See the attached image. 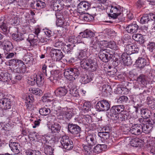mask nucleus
I'll return each mask as SVG.
<instances>
[{
    "label": "nucleus",
    "instance_id": "1",
    "mask_svg": "<svg viewBox=\"0 0 155 155\" xmlns=\"http://www.w3.org/2000/svg\"><path fill=\"white\" fill-rule=\"evenodd\" d=\"M91 46L97 51H105L108 46V42L107 41H100L97 37H93L91 40Z\"/></svg>",
    "mask_w": 155,
    "mask_h": 155
},
{
    "label": "nucleus",
    "instance_id": "2",
    "mask_svg": "<svg viewBox=\"0 0 155 155\" xmlns=\"http://www.w3.org/2000/svg\"><path fill=\"white\" fill-rule=\"evenodd\" d=\"M123 105L113 106L111 107L109 111L108 112V115L112 119L114 120H118L120 121V114L124 110Z\"/></svg>",
    "mask_w": 155,
    "mask_h": 155
},
{
    "label": "nucleus",
    "instance_id": "3",
    "mask_svg": "<svg viewBox=\"0 0 155 155\" xmlns=\"http://www.w3.org/2000/svg\"><path fill=\"white\" fill-rule=\"evenodd\" d=\"M80 72L76 68H71L64 70V75L67 79L73 81L79 75Z\"/></svg>",
    "mask_w": 155,
    "mask_h": 155
},
{
    "label": "nucleus",
    "instance_id": "4",
    "mask_svg": "<svg viewBox=\"0 0 155 155\" xmlns=\"http://www.w3.org/2000/svg\"><path fill=\"white\" fill-rule=\"evenodd\" d=\"M80 64L82 68L89 69L92 71H95L97 67L96 62L90 59H81Z\"/></svg>",
    "mask_w": 155,
    "mask_h": 155
},
{
    "label": "nucleus",
    "instance_id": "5",
    "mask_svg": "<svg viewBox=\"0 0 155 155\" xmlns=\"http://www.w3.org/2000/svg\"><path fill=\"white\" fill-rule=\"evenodd\" d=\"M110 16L114 19L116 18L120 15L122 12L121 7L117 4H113L110 9Z\"/></svg>",
    "mask_w": 155,
    "mask_h": 155
},
{
    "label": "nucleus",
    "instance_id": "6",
    "mask_svg": "<svg viewBox=\"0 0 155 155\" xmlns=\"http://www.w3.org/2000/svg\"><path fill=\"white\" fill-rule=\"evenodd\" d=\"M110 104L106 100L99 101L96 105L95 108L97 110L99 111H107L110 108Z\"/></svg>",
    "mask_w": 155,
    "mask_h": 155
},
{
    "label": "nucleus",
    "instance_id": "7",
    "mask_svg": "<svg viewBox=\"0 0 155 155\" xmlns=\"http://www.w3.org/2000/svg\"><path fill=\"white\" fill-rule=\"evenodd\" d=\"M60 142L62 146V147L66 150H70L73 147V142L68 136H63L60 140Z\"/></svg>",
    "mask_w": 155,
    "mask_h": 155
},
{
    "label": "nucleus",
    "instance_id": "8",
    "mask_svg": "<svg viewBox=\"0 0 155 155\" xmlns=\"http://www.w3.org/2000/svg\"><path fill=\"white\" fill-rule=\"evenodd\" d=\"M50 6L53 10L60 11L63 8L64 4L61 0H52L50 2Z\"/></svg>",
    "mask_w": 155,
    "mask_h": 155
},
{
    "label": "nucleus",
    "instance_id": "9",
    "mask_svg": "<svg viewBox=\"0 0 155 155\" xmlns=\"http://www.w3.org/2000/svg\"><path fill=\"white\" fill-rule=\"evenodd\" d=\"M125 50L127 54L131 55V57H133L137 55V54H134L135 53H138L139 51V48L136 45L131 44L126 45Z\"/></svg>",
    "mask_w": 155,
    "mask_h": 155
},
{
    "label": "nucleus",
    "instance_id": "10",
    "mask_svg": "<svg viewBox=\"0 0 155 155\" xmlns=\"http://www.w3.org/2000/svg\"><path fill=\"white\" fill-rule=\"evenodd\" d=\"M68 131L74 135L79 134L81 131V128L76 124L69 123L68 126Z\"/></svg>",
    "mask_w": 155,
    "mask_h": 155
},
{
    "label": "nucleus",
    "instance_id": "11",
    "mask_svg": "<svg viewBox=\"0 0 155 155\" xmlns=\"http://www.w3.org/2000/svg\"><path fill=\"white\" fill-rule=\"evenodd\" d=\"M50 55L57 61H60L64 56L61 50L57 49H52L50 52Z\"/></svg>",
    "mask_w": 155,
    "mask_h": 155
},
{
    "label": "nucleus",
    "instance_id": "12",
    "mask_svg": "<svg viewBox=\"0 0 155 155\" xmlns=\"http://www.w3.org/2000/svg\"><path fill=\"white\" fill-rule=\"evenodd\" d=\"M73 111V109L72 108L67 109L62 108L60 110V115L63 117L64 116L66 118L69 119L74 115Z\"/></svg>",
    "mask_w": 155,
    "mask_h": 155
},
{
    "label": "nucleus",
    "instance_id": "13",
    "mask_svg": "<svg viewBox=\"0 0 155 155\" xmlns=\"http://www.w3.org/2000/svg\"><path fill=\"white\" fill-rule=\"evenodd\" d=\"M142 125L140 124H134L130 128V132L132 134L138 135L142 134Z\"/></svg>",
    "mask_w": 155,
    "mask_h": 155
},
{
    "label": "nucleus",
    "instance_id": "14",
    "mask_svg": "<svg viewBox=\"0 0 155 155\" xmlns=\"http://www.w3.org/2000/svg\"><path fill=\"white\" fill-rule=\"evenodd\" d=\"M96 137V134H88L86 137V140L88 146L92 147L97 143Z\"/></svg>",
    "mask_w": 155,
    "mask_h": 155
},
{
    "label": "nucleus",
    "instance_id": "15",
    "mask_svg": "<svg viewBox=\"0 0 155 155\" xmlns=\"http://www.w3.org/2000/svg\"><path fill=\"white\" fill-rule=\"evenodd\" d=\"M11 102L9 98H6L0 100V107L2 109H9L11 108Z\"/></svg>",
    "mask_w": 155,
    "mask_h": 155
},
{
    "label": "nucleus",
    "instance_id": "16",
    "mask_svg": "<svg viewBox=\"0 0 155 155\" xmlns=\"http://www.w3.org/2000/svg\"><path fill=\"white\" fill-rule=\"evenodd\" d=\"M155 16V13H150L148 15L146 14L141 18L140 20V23L142 24H144L147 23L148 22L150 21H153V23L155 22V18H151V17Z\"/></svg>",
    "mask_w": 155,
    "mask_h": 155
},
{
    "label": "nucleus",
    "instance_id": "17",
    "mask_svg": "<svg viewBox=\"0 0 155 155\" xmlns=\"http://www.w3.org/2000/svg\"><path fill=\"white\" fill-rule=\"evenodd\" d=\"M91 5V2L81 1L78 6V10L80 13H82L87 10Z\"/></svg>",
    "mask_w": 155,
    "mask_h": 155
},
{
    "label": "nucleus",
    "instance_id": "18",
    "mask_svg": "<svg viewBox=\"0 0 155 155\" xmlns=\"http://www.w3.org/2000/svg\"><path fill=\"white\" fill-rule=\"evenodd\" d=\"M68 91L65 86L60 87L57 88L55 91L54 93L58 97H61L65 96Z\"/></svg>",
    "mask_w": 155,
    "mask_h": 155
},
{
    "label": "nucleus",
    "instance_id": "19",
    "mask_svg": "<svg viewBox=\"0 0 155 155\" xmlns=\"http://www.w3.org/2000/svg\"><path fill=\"white\" fill-rule=\"evenodd\" d=\"M139 26L136 23L130 24L127 25L126 31L129 33L134 34L137 32Z\"/></svg>",
    "mask_w": 155,
    "mask_h": 155
},
{
    "label": "nucleus",
    "instance_id": "20",
    "mask_svg": "<svg viewBox=\"0 0 155 155\" xmlns=\"http://www.w3.org/2000/svg\"><path fill=\"white\" fill-rule=\"evenodd\" d=\"M136 63L140 69H142L149 64L148 60L142 58H139L138 59L136 60Z\"/></svg>",
    "mask_w": 155,
    "mask_h": 155
},
{
    "label": "nucleus",
    "instance_id": "21",
    "mask_svg": "<svg viewBox=\"0 0 155 155\" xmlns=\"http://www.w3.org/2000/svg\"><path fill=\"white\" fill-rule=\"evenodd\" d=\"M2 46L5 52L11 51L13 47L12 42L8 40L3 41Z\"/></svg>",
    "mask_w": 155,
    "mask_h": 155
},
{
    "label": "nucleus",
    "instance_id": "22",
    "mask_svg": "<svg viewBox=\"0 0 155 155\" xmlns=\"http://www.w3.org/2000/svg\"><path fill=\"white\" fill-rule=\"evenodd\" d=\"M9 146L14 154H18L20 152V145L18 143L15 142H10L9 143Z\"/></svg>",
    "mask_w": 155,
    "mask_h": 155
},
{
    "label": "nucleus",
    "instance_id": "23",
    "mask_svg": "<svg viewBox=\"0 0 155 155\" xmlns=\"http://www.w3.org/2000/svg\"><path fill=\"white\" fill-rule=\"evenodd\" d=\"M8 24L5 21H2L0 19V31L4 34H6L9 31L8 30Z\"/></svg>",
    "mask_w": 155,
    "mask_h": 155
},
{
    "label": "nucleus",
    "instance_id": "24",
    "mask_svg": "<svg viewBox=\"0 0 155 155\" xmlns=\"http://www.w3.org/2000/svg\"><path fill=\"white\" fill-rule=\"evenodd\" d=\"M28 40L31 45H36L39 42V37L33 34H31L29 35Z\"/></svg>",
    "mask_w": 155,
    "mask_h": 155
},
{
    "label": "nucleus",
    "instance_id": "25",
    "mask_svg": "<svg viewBox=\"0 0 155 155\" xmlns=\"http://www.w3.org/2000/svg\"><path fill=\"white\" fill-rule=\"evenodd\" d=\"M143 143L144 141L143 140L138 138L132 139L130 141L131 146L135 147H140Z\"/></svg>",
    "mask_w": 155,
    "mask_h": 155
},
{
    "label": "nucleus",
    "instance_id": "26",
    "mask_svg": "<svg viewBox=\"0 0 155 155\" xmlns=\"http://www.w3.org/2000/svg\"><path fill=\"white\" fill-rule=\"evenodd\" d=\"M98 135L101 139V142L104 143H106L107 141L105 140L109 139L110 136V133L104 132H99L98 133Z\"/></svg>",
    "mask_w": 155,
    "mask_h": 155
},
{
    "label": "nucleus",
    "instance_id": "27",
    "mask_svg": "<svg viewBox=\"0 0 155 155\" xmlns=\"http://www.w3.org/2000/svg\"><path fill=\"white\" fill-rule=\"evenodd\" d=\"M44 77L42 74H38V75H36L34 77V81L36 82L38 85L41 86L44 83Z\"/></svg>",
    "mask_w": 155,
    "mask_h": 155
},
{
    "label": "nucleus",
    "instance_id": "28",
    "mask_svg": "<svg viewBox=\"0 0 155 155\" xmlns=\"http://www.w3.org/2000/svg\"><path fill=\"white\" fill-rule=\"evenodd\" d=\"M11 79L10 74L7 72H1L0 74V81L3 82H7Z\"/></svg>",
    "mask_w": 155,
    "mask_h": 155
},
{
    "label": "nucleus",
    "instance_id": "29",
    "mask_svg": "<svg viewBox=\"0 0 155 155\" xmlns=\"http://www.w3.org/2000/svg\"><path fill=\"white\" fill-rule=\"evenodd\" d=\"M50 73L51 76H48V78H49L50 81L54 83V81H56L59 78V75L58 71L56 70H52L51 71Z\"/></svg>",
    "mask_w": 155,
    "mask_h": 155
},
{
    "label": "nucleus",
    "instance_id": "30",
    "mask_svg": "<svg viewBox=\"0 0 155 155\" xmlns=\"http://www.w3.org/2000/svg\"><path fill=\"white\" fill-rule=\"evenodd\" d=\"M132 38L136 41L138 42L140 44H142L144 43V40L142 35L139 34L133 35Z\"/></svg>",
    "mask_w": 155,
    "mask_h": 155
},
{
    "label": "nucleus",
    "instance_id": "31",
    "mask_svg": "<svg viewBox=\"0 0 155 155\" xmlns=\"http://www.w3.org/2000/svg\"><path fill=\"white\" fill-rule=\"evenodd\" d=\"M137 81L140 82L143 86H145L148 83L147 77L143 74H140L137 78Z\"/></svg>",
    "mask_w": 155,
    "mask_h": 155
},
{
    "label": "nucleus",
    "instance_id": "32",
    "mask_svg": "<svg viewBox=\"0 0 155 155\" xmlns=\"http://www.w3.org/2000/svg\"><path fill=\"white\" fill-rule=\"evenodd\" d=\"M75 46V45L73 44H68L66 45L64 43V45L62 48V51L64 52L65 53H70L71 52L72 48Z\"/></svg>",
    "mask_w": 155,
    "mask_h": 155
},
{
    "label": "nucleus",
    "instance_id": "33",
    "mask_svg": "<svg viewBox=\"0 0 155 155\" xmlns=\"http://www.w3.org/2000/svg\"><path fill=\"white\" fill-rule=\"evenodd\" d=\"M142 125V132L145 134H148L150 132L151 130L152 129V127L150 124H144Z\"/></svg>",
    "mask_w": 155,
    "mask_h": 155
},
{
    "label": "nucleus",
    "instance_id": "34",
    "mask_svg": "<svg viewBox=\"0 0 155 155\" xmlns=\"http://www.w3.org/2000/svg\"><path fill=\"white\" fill-rule=\"evenodd\" d=\"M80 34L84 38H91V37H93L94 35V34L93 32L90 30H88L85 31L84 32L81 33Z\"/></svg>",
    "mask_w": 155,
    "mask_h": 155
},
{
    "label": "nucleus",
    "instance_id": "35",
    "mask_svg": "<svg viewBox=\"0 0 155 155\" xmlns=\"http://www.w3.org/2000/svg\"><path fill=\"white\" fill-rule=\"evenodd\" d=\"M12 38L17 42L19 41L23 40V35L21 33L17 34H13L12 35Z\"/></svg>",
    "mask_w": 155,
    "mask_h": 155
},
{
    "label": "nucleus",
    "instance_id": "36",
    "mask_svg": "<svg viewBox=\"0 0 155 155\" xmlns=\"http://www.w3.org/2000/svg\"><path fill=\"white\" fill-rule=\"evenodd\" d=\"M61 128V127L60 125L56 123L52 125L51 130L53 133H58L60 131Z\"/></svg>",
    "mask_w": 155,
    "mask_h": 155
},
{
    "label": "nucleus",
    "instance_id": "37",
    "mask_svg": "<svg viewBox=\"0 0 155 155\" xmlns=\"http://www.w3.org/2000/svg\"><path fill=\"white\" fill-rule=\"evenodd\" d=\"M58 13L56 14V17L58 18L56 21V25L58 26L61 27L62 26V24L63 23L64 16L62 15L61 16L58 15Z\"/></svg>",
    "mask_w": 155,
    "mask_h": 155
},
{
    "label": "nucleus",
    "instance_id": "38",
    "mask_svg": "<svg viewBox=\"0 0 155 155\" xmlns=\"http://www.w3.org/2000/svg\"><path fill=\"white\" fill-rule=\"evenodd\" d=\"M39 112L41 115L46 116L50 113L51 110L48 108L44 107L40 109Z\"/></svg>",
    "mask_w": 155,
    "mask_h": 155
},
{
    "label": "nucleus",
    "instance_id": "39",
    "mask_svg": "<svg viewBox=\"0 0 155 155\" xmlns=\"http://www.w3.org/2000/svg\"><path fill=\"white\" fill-rule=\"evenodd\" d=\"M102 51H100L99 53V57L101 60L106 62L107 61V60H108V55L103 52Z\"/></svg>",
    "mask_w": 155,
    "mask_h": 155
},
{
    "label": "nucleus",
    "instance_id": "40",
    "mask_svg": "<svg viewBox=\"0 0 155 155\" xmlns=\"http://www.w3.org/2000/svg\"><path fill=\"white\" fill-rule=\"evenodd\" d=\"M82 146L83 150L85 154L87 155H93L92 151L91 150L90 147L84 145H82Z\"/></svg>",
    "mask_w": 155,
    "mask_h": 155
},
{
    "label": "nucleus",
    "instance_id": "41",
    "mask_svg": "<svg viewBox=\"0 0 155 155\" xmlns=\"http://www.w3.org/2000/svg\"><path fill=\"white\" fill-rule=\"evenodd\" d=\"M149 110L146 108L142 109L141 110L142 117L143 118H147L150 117Z\"/></svg>",
    "mask_w": 155,
    "mask_h": 155
},
{
    "label": "nucleus",
    "instance_id": "42",
    "mask_svg": "<svg viewBox=\"0 0 155 155\" xmlns=\"http://www.w3.org/2000/svg\"><path fill=\"white\" fill-rule=\"evenodd\" d=\"M53 150L51 146L46 145L45 148V153L46 155H54Z\"/></svg>",
    "mask_w": 155,
    "mask_h": 155
},
{
    "label": "nucleus",
    "instance_id": "43",
    "mask_svg": "<svg viewBox=\"0 0 155 155\" xmlns=\"http://www.w3.org/2000/svg\"><path fill=\"white\" fill-rule=\"evenodd\" d=\"M92 77L91 74H85L82 78V81L84 84L89 83L92 80Z\"/></svg>",
    "mask_w": 155,
    "mask_h": 155
},
{
    "label": "nucleus",
    "instance_id": "44",
    "mask_svg": "<svg viewBox=\"0 0 155 155\" xmlns=\"http://www.w3.org/2000/svg\"><path fill=\"white\" fill-rule=\"evenodd\" d=\"M128 101V98L127 96H123L118 98L117 102L123 104H126Z\"/></svg>",
    "mask_w": 155,
    "mask_h": 155
},
{
    "label": "nucleus",
    "instance_id": "45",
    "mask_svg": "<svg viewBox=\"0 0 155 155\" xmlns=\"http://www.w3.org/2000/svg\"><path fill=\"white\" fill-rule=\"evenodd\" d=\"M119 115L120 116V121L127 120H129V119L130 118V115L128 113L126 114L120 113Z\"/></svg>",
    "mask_w": 155,
    "mask_h": 155
},
{
    "label": "nucleus",
    "instance_id": "46",
    "mask_svg": "<svg viewBox=\"0 0 155 155\" xmlns=\"http://www.w3.org/2000/svg\"><path fill=\"white\" fill-rule=\"evenodd\" d=\"M25 153L26 155H40V152L38 151L29 150H26Z\"/></svg>",
    "mask_w": 155,
    "mask_h": 155
},
{
    "label": "nucleus",
    "instance_id": "47",
    "mask_svg": "<svg viewBox=\"0 0 155 155\" xmlns=\"http://www.w3.org/2000/svg\"><path fill=\"white\" fill-rule=\"evenodd\" d=\"M64 44V43L61 41L60 40L58 39V40H56L55 41L54 46L55 47L59 48H62Z\"/></svg>",
    "mask_w": 155,
    "mask_h": 155
},
{
    "label": "nucleus",
    "instance_id": "48",
    "mask_svg": "<svg viewBox=\"0 0 155 155\" xmlns=\"http://www.w3.org/2000/svg\"><path fill=\"white\" fill-rule=\"evenodd\" d=\"M100 145L98 144L96 147H94L92 151L93 155L97 154L102 151L101 148V147H100Z\"/></svg>",
    "mask_w": 155,
    "mask_h": 155
},
{
    "label": "nucleus",
    "instance_id": "49",
    "mask_svg": "<svg viewBox=\"0 0 155 155\" xmlns=\"http://www.w3.org/2000/svg\"><path fill=\"white\" fill-rule=\"evenodd\" d=\"M26 70L25 65L24 64L17 68L16 71L17 73L23 74L25 72Z\"/></svg>",
    "mask_w": 155,
    "mask_h": 155
},
{
    "label": "nucleus",
    "instance_id": "50",
    "mask_svg": "<svg viewBox=\"0 0 155 155\" xmlns=\"http://www.w3.org/2000/svg\"><path fill=\"white\" fill-rule=\"evenodd\" d=\"M32 94L35 95H40L42 93V91L39 88H34L31 89Z\"/></svg>",
    "mask_w": 155,
    "mask_h": 155
},
{
    "label": "nucleus",
    "instance_id": "51",
    "mask_svg": "<svg viewBox=\"0 0 155 155\" xmlns=\"http://www.w3.org/2000/svg\"><path fill=\"white\" fill-rule=\"evenodd\" d=\"M91 106V103L90 102H85L83 104V109L85 111H87L89 110Z\"/></svg>",
    "mask_w": 155,
    "mask_h": 155
},
{
    "label": "nucleus",
    "instance_id": "52",
    "mask_svg": "<svg viewBox=\"0 0 155 155\" xmlns=\"http://www.w3.org/2000/svg\"><path fill=\"white\" fill-rule=\"evenodd\" d=\"M7 52L5 53V57L6 59L12 58L15 56H16V54L15 52Z\"/></svg>",
    "mask_w": 155,
    "mask_h": 155
},
{
    "label": "nucleus",
    "instance_id": "53",
    "mask_svg": "<svg viewBox=\"0 0 155 155\" xmlns=\"http://www.w3.org/2000/svg\"><path fill=\"white\" fill-rule=\"evenodd\" d=\"M109 48L114 50L118 49V47L117 46L115 42L114 41H110L108 43V46Z\"/></svg>",
    "mask_w": 155,
    "mask_h": 155
},
{
    "label": "nucleus",
    "instance_id": "54",
    "mask_svg": "<svg viewBox=\"0 0 155 155\" xmlns=\"http://www.w3.org/2000/svg\"><path fill=\"white\" fill-rule=\"evenodd\" d=\"M70 93L73 96L78 97L79 95L78 90L76 88L71 89L70 90Z\"/></svg>",
    "mask_w": 155,
    "mask_h": 155
},
{
    "label": "nucleus",
    "instance_id": "55",
    "mask_svg": "<svg viewBox=\"0 0 155 155\" xmlns=\"http://www.w3.org/2000/svg\"><path fill=\"white\" fill-rule=\"evenodd\" d=\"M36 6L40 8H43L45 7L46 6L45 3V2L41 1L40 0H38L37 1L36 4Z\"/></svg>",
    "mask_w": 155,
    "mask_h": 155
},
{
    "label": "nucleus",
    "instance_id": "56",
    "mask_svg": "<svg viewBox=\"0 0 155 155\" xmlns=\"http://www.w3.org/2000/svg\"><path fill=\"white\" fill-rule=\"evenodd\" d=\"M87 51V49L86 48L80 51V52H79L78 58H81L85 56Z\"/></svg>",
    "mask_w": 155,
    "mask_h": 155
},
{
    "label": "nucleus",
    "instance_id": "57",
    "mask_svg": "<svg viewBox=\"0 0 155 155\" xmlns=\"http://www.w3.org/2000/svg\"><path fill=\"white\" fill-rule=\"evenodd\" d=\"M104 3H101L100 2H98L97 4H96L95 6L94 7L96 8V9L97 10H103L105 9V7L104 6Z\"/></svg>",
    "mask_w": 155,
    "mask_h": 155
},
{
    "label": "nucleus",
    "instance_id": "58",
    "mask_svg": "<svg viewBox=\"0 0 155 155\" xmlns=\"http://www.w3.org/2000/svg\"><path fill=\"white\" fill-rule=\"evenodd\" d=\"M27 109L28 110H33L34 106L32 103L25 102Z\"/></svg>",
    "mask_w": 155,
    "mask_h": 155
},
{
    "label": "nucleus",
    "instance_id": "59",
    "mask_svg": "<svg viewBox=\"0 0 155 155\" xmlns=\"http://www.w3.org/2000/svg\"><path fill=\"white\" fill-rule=\"evenodd\" d=\"M24 60H25L26 62V63H28V62H32L33 63H35V62H33L32 61H34V60L33 58H32L31 57H30L29 56H25L23 59Z\"/></svg>",
    "mask_w": 155,
    "mask_h": 155
},
{
    "label": "nucleus",
    "instance_id": "60",
    "mask_svg": "<svg viewBox=\"0 0 155 155\" xmlns=\"http://www.w3.org/2000/svg\"><path fill=\"white\" fill-rule=\"evenodd\" d=\"M155 47V44L154 42H149L147 48L149 49L150 51L152 52L153 50L154 49Z\"/></svg>",
    "mask_w": 155,
    "mask_h": 155
},
{
    "label": "nucleus",
    "instance_id": "61",
    "mask_svg": "<svg viewBox=\"0 0 155 155\" xmlns=\"http://www.w3.org/2000/svg\"><path fill=\"white\" fill-rule=\"evenodd\" d=\"M128 57L126 54H124L122 55L121 58L122 61L125 64H128Z\"/></svg>",
    "mask_w": 155,
    "mask_h": 155
},
{
    "label": "nucleus",
    "instance_id": "62",
    "mask_svg": "<svg viewBox=\"0 0 155 155\" xmlns=\"http://www.w3.org/2000/svg\"><path fill=\"white\" fill-rule=\"evenodd\" d=\"M25 102L32 103L34 101V98L31 94H30L26 98Z\"/></svg>",
    "mask_w": 155,
    "mask_h": 155
},
{
    "label": "nucleus",
    "instance_id": "63",
    "mask_svg": "<svg viewBox=\"0 0 155 155\" xmlns=\"http://www.w3.org/2000/svg\"><path fill=\"white\" fill-rule=\"evenodd\" d=\"M13 18H12L13 23L15 24H18L20 21L19 18L17 15H14V17H12Z\"/></svg>",
    "mask_w": 155,
    "mask_h": 155
},
{
    "label": "nucleus",
    "instance_id": "64",
    "mask_svg": "<svg viewBox=\"0 0 155 155\" xmlns=\"http://www.w3.org/2000/svg\"><path fill=\"white\" fill-rule=\"evenodd\" d=\"M23 77V74L18 73L16 74L14 77V79L16 81L17 80H21Z\"/></svg>",
    "mask_w": 155,
    "mask_h": 155
}]
</instances>
